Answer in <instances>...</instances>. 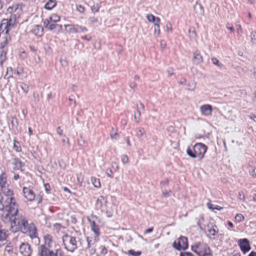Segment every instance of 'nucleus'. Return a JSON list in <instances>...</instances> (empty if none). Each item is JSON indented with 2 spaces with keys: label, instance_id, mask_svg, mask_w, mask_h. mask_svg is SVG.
<instances>
[{
  "label": "nucleus",
  "instance_id": "38",
  "mask_svg": "<svg viewBox=\"0 0 256 256\" xmlns=\"http://www.w3.org/2000/svg\"><path fill=\"white\" fill-rule=\"evenodd\" d=\"M91 10L92 12L94 13L98 12L99 10V6L98 4H94L91 7Z\"/></svg>",
  "mask_w": 256,
  "mask_h": 256
},
{
  "label": "nucleus",
  "instance_id": "2",
  "mask_svg": "<svg viewBox=\"0 0 256 256\" xmlns=\"http://www.w3.org/2000/svg\"><path fill=\"white\" fill-rule=\"evenodd\" d=\"M0 210L2 211V218H7L10 216L14 215L18 212V206L12 196L3 195L0 193Z\"/></svg>",
  "mask_w": 256,
  "mask_h": 256
},
{
  "label": "nucleus",
  "instance_id": "35",
  "mask_svg": "<svg viewBox=\"0 0 256 256\" xmlns=\"http://www.w3.org/2000/svg\"><path fill=\"white\" fill-rule=\"evenodd\" d=\"M121 161L124 164H126L128 162V158L126 155L123 154L121 156Z\"/></svg>",
  "mask_w": 256,
  "mask_h": 256
},
{
  "label": "nucleus",
  "instance_id": "62",
  "mask_svg": "<svg viewBox=\"0 0 256 256\" xmlns=\"http://www.w3.org/2000/svg\"><path fill=\"white\" fill-rule=\"evenodd\" d=\"M82 38L87 40V41H90L91 40V36L89 35H86L84 37H82Z\"/></svg>",
  "mask_w": 256,
  "mask_h": 256
},
{
  "label": "nucleus",
  "instance_id": "47",
  "mask_svg": "<svg viewBox=\"0 0 256 256\" xmlns=\"http://www.w3.org/2000/svg\"><path fill=\"white\" fill-rule=\"evenodd\" d=\"M251 40L253 42L256 43V30L252 34Z\"/></svg>",
  "mask_w": 256,
  "mask_h": 256
},
{
  "label": "nucleus",
  "instance_id": "56",
  "mask_svg": "<svg viewBox=\"0 0 256 256\" xmlns=\"http://www.w3.org/2000/svg\"><path fill=\"white\" fill-rule=\"evenodd\" d=\"M207 206L208 208L210 209H212V210H214V209H216V210H220V208H214L213 206V204H210V203H208L207 204Z\"/></svg>",
  "mask_w": 256,
  "mask_h": 256
},
{
  "label": "nucleus",
  "instance_id": "13",
  "mask_svg": "<svg viewBox=\"0 0 256 256\" xmlns=\"http://www.w3.org/2000/svg\"><path fill=\"white\" fill-rule=\"evenodd\" d=\"M6 174L2 172L0 174V190L4 191L8 185Z\"/></svg>",
  "mask_w": 256,
  "mask_h": 256
},
{
  "label": "nucleus",
  "instance_id": "42",
  "mask_svg": "<svg viewBox=\"0 0 256 256\" xmlns=\"http://www.w3.org/2000/svg\"><path fill=\"white\" fill-rule=\"evenodd\" d=\"M24 72V68L22 67H18L16 68V74L18 76H20Z\"/></svg>",
  "mask_w": 256,
  "mask_h": 256
},
{
  "label": "nucleus",
  "instance_id": "44",
  "mask_svg": "<svg viewBox=\"0 0 256 256\" xmlns=\"http://www.w3.org/2000/svg\"><path fill=\"white\" fill-rule=\"evenodd\" d=\"M110 136L112 140H117L119 137V134L117 132L110 134Z\"/></svg>",
  "mask_w": 256,
  "mask_h": 256
},
{
  "label": "nucleus",
  "instance_id": "1",
  "mask_svg": "<svg viewBox=\"0 0 256 256\" xmlns=\"http://www.w3.org/2000/svg\"><path fill=\"white\" fill-rule=\"evenodd\" d=\"M5 222H10V230L16 232L20 230L22 234H27L32 239L36 238V230L32 223L28 224L26 218L22 215L18 214V212L14 215L2 218Z\"/></svg>",
  "mask_w": 256,
  "mask_h": 256
},
{
  "label": "nucleus",
  "instance_id": "52",
  "mask_svg": "<svg viewBox=\"0 0 256 256\" xmlns=\"http://www.w3.org/2000/svg\"><path fill=\"white\" fill-rule=\"evenodd\" d=\"M170 192H172L170 190V192L164 191L162 192V196L165 198L168 197L170 196Z\"/></svg>",
  "mask_w": 256,
  "mask_h": 256
},
{
  "label": "nucleus",
  "instance_id": "53",
  "mask_svg": "<svg viewBox=\"0 0 256 256\" xmlns=\"http://www.w3.org/2000/svg\"><path fill=\"white\" fill-rule=\"evenodd\" d=\"M78 28L80 30V31L82 32H85L88 31L87 28L85 26H82L78 25Z\"/></svg>",
  "mask_w": 256,
  "mask_h": 256
},
{
  "label": "nucleus",
  "instance_id": "15",
  "mask_svg": "<svg viewBox=\"0 0 256 256\" xmlns=\"http://www.w3.org/2000/svg\"><path fill=\"white\" fill-rule=\"evenodd\" d=\"M12 164L14 165V168L18 170H22V166L24 164L19 159L16 158L12 160Z\"/></svg>",
  "mask_w": 256,
  "mask_h": 256
},
{
  "label": "nucleus",
  "instance_id": "45",
  "mask_svg": "<svg viewBox=\"0 0 256 256\" xmlns=\"http://www.w3.org/2000/svg\"><path fill=\"white\" fill-rule=\"evenodd\" d=\"M106 175L109 178H113V176H112V170H110V169H107L106 170Z\"/></svg>",
  "mask_w": 256,
  "mask_h": 256
},
{
  "label": "nucleus",
  "instance_id": "4",
  "mask_svg": "<svg viewBox=\"0 0 256 256\" xmlns=\"http://www.w3.org/2000/svg\"><path fill=\"white\" fill-rule=\"evenodd\" d=\"M192 250L199 256H210L212 255L209 247L203 242H198L192 246Z\"/></svg>",
  "mask_w": 256,
  "mask_h": 256
},
{
  "label": "nucleus",
  "instance_id": "18",
  "mask_svg": "<svg viewBox=\"0 0 256 256\" xmlns=\"http://www.w3.org/2000/svg\"><path fill=\"white\" fill-rule=\"evenodd\" d=\"M78 24H65L64 27L69 28L68 32L70 33H78Z\"/></svg>",
  "mask_w": 256,
  "mask_h": 256
},
{
  "label": "nucleus",
  "instance_id": "12",
  "mask_svg": "<svg viewBox=\"0 0 256 256\" xmlns=\"http://www.w3.org/2000/svg\"><path fill=\"white\" fill-rule=\"evenodd\" d=\"M238 244L244 254L246 253L250 249L249 241H238Z\"/></svg>",
  "mask_w": 256,
  "mask_h": 256
},
{
  "label": "nucleus",
  "instance_id": "9",
  "mask_svg": "<svg viewBox=\"0 0 256 256\" xmlns=\"http://www.w3.org/2000/svg\"><path fill=\"white\" fill-rule=\"evenodd\" d=\"M200 110L202 115L208 116L212 115V108L210 104H205L200 106Z\"/></svg>",
  "mask_w": 256,
  "mask_h": 256
},
{
  "label": "nucleus",
  "instance_id": "21",
  "mask_svg": "<svg viewBox=\"0 0 256 256\" xmlns=\"http://www.w3.org/2000/svg\"><path fill=\"white\" fill-rule=\"evenodd\" d=\"M208 235L214 236L218 232V228L216 226H211L210 227L209 225L208 226Z\"/></svg>",
  "mask_w": 256,
  "mask_h": 256
},
{
  "label": "nucleus",
  "instance_id": "26",
  "mask_svg": "<svg viewBox=\"0 0 256 256\" xmlns=\"http://www.w3.org/2000/svg\"><path fill=\"white\" fill-rule=\"evenodd\" d=\"M137 106V111L136 113L134 114V120L136 123H139L140 121V112L139 110V108L138 106V105L136 106Z\"/></svg>",
  "mask_w": 256,
  "mask_h": 256
},
{
  "label": "nucleus",
  "instance_id": "61",
  "mask_svg": "<svg viewBox=\"0 0 256 256\" xmlns=\"http://www.w3.org/2000/svg\"><path fill=\"white\" fill-rule=\"evenodd\" d=\"M106 216L108 218H110L112 216V212L110 210H106Z\"/></svg>",
  "mask_w": 256,
  "mask_h": 256
},
{
  "label": "nucleus",
  "instance_id": "30",
  "mask_svg": "<svg viewBox=\"0 0 256 256\" xmlns=\"http://www.w3.org/2000/svg\"><path fill=\"white\" fill-rule=\"evenodd\" d=\"M20 87L25 94L28 92L29 86L27 84L22 82L20 85Z\"/></svg>",
  "mask_w": 256,
  "mask_h": 256
},
{
  "label": "nucleus",
  "instance_id": "59",
  "mask_svg": "<svg viewBox=\"0 0 256 256\" xmlns=\"http://www.w3.org/2000/svg\"><path fill=\"white\" fill-rule=\"evenodd\" d=\"M56 133L60 136H62V130L61 129L60 126H58L56 128Z\"/></svg>",
  "mask_w": 256,
  "mask_h": 256
},
{
  "label": "nucleus",
  "instance_id": "27",
  "mask_svg": "<svg viewBox=\"0 0 256 256\" xmlns=\"http://www.w3.org/2000/svg\"><path fill=\"white\" fill-rule=\"evenodd\" d=\"M146 18L148 20L149 22H152L154 23V24H155V23L156 22V20H157V18L158 17H155L153 14H148L146 15Z\"/></svg>",
  "mask_w": 256,
  "mask_h": 256
},
{
  "label": "nucleus",
  "instance_id": "39",
  "mask_svg": "<svg viewBox=\"0 0 256 256\" xmlns=\"http://www.w3.org/2000/svg\"><path fill=\"white\" fill-rule=\"evenodd\" d=\"M54 229L57 232L60 230V228H62V225L60 224L56 223L54 224Z\"/></svg>",
  "mask_w": 256,
  "mask_h": 256
},
{
  "label": "nucleus",
  "instance_id": "32",
  "mask_svg": "<svg viewBox=\"0 0 256 256\" xmlns=\"http://www.w3.org/2000/svg\"><path fill=\"white\" fill-rule=\"evenodd\" d=\"M7 236L6 232L4 230L0 229V240H6Z\"/></svg>",
  "mask_w": 256,
  "mask_h": 256
},
{
  "label": "nucleus",
  "instance_id": "23",
  "mask_svg": "<svg viewBox=\"0 0 256 256\" xmlns=\"http://www.w3.org/2000/svg\"><path fill=\"white\" fill-rule=\"evenodd\" d=\"M160 18L158 17L156 22L155 23L154 26V33L155 34L159 35L160 34Z\"/></svg>",
  "mask_w": 256,
  "mask_h": 256
},
{
  "label": "nucleus",
  "instance_id": "25",
  "mask_svg": "<svg viewBox=\"0 0 256 256\" xmlns=\"http://www.w3.org/2000/svg\"><path fill=\"white\" fill-rule=\"evenodd\" d=\"M91 181L95 188H99L100 187V182L99 179L94 177H92Z\"/></svg>",
  "mask_w": 256,
  "mask_h": 256
},
{
  "label": "nucleus",
  "instance_id": "58",
  "mask_svg": "<svg viewBox=\"0 0 256 256\" xmlns=\"http://www.w3.org/2000/svg\"><path fill=\"white\" fill-rule=\"evenodd\" d=\"M63 143H66L68 146H70V142L68 138L64 136V138L62 140Z\"/></svg>",
  "mask_w": 256,
  "mask_h": 256
},
{
  "label": "nucleus",
  "instance_id": "19",
  "mask_svg": "<svg viewBox=\"0 0 256 256\" xmlns=\"http://www.w3.org/2000/svg\"><path fill=\"white\" fill-rule=\"evenodd\" d=\"M56 4V0H48V2L45 4L44 8L46 10H51Z\"/></svg>",
  "mask_w": 256,
  "mask_h": 256
},
{
  "label": "nucleus",
  "instance_id": "29",
  "mask_svg": "<svg viewBox=\"0 0 256 256\" xmlns=\"http://www.w3.org/2000/svg\"><path fill=\"white\" fill-rule=\"evenodd\" d=\"M128 254L132 256H140L142 252L140 251H135L134 250H130L128 251Z\"/></svg>",
  "mask_w": 256,
  "mask_h": 256
},
{
  "label": "nucleus",
  "instance_id": "48",
  "mask_svg": "<svg viewBox=\"0 0 256 256\" xmlns=\"http://www.w3.org/2000/svg\"><path fill=\"white\" fill-rule=\"evenodd\" d=\"M11 124H12V127H14V126L16 127L17 124H18V122H17L16 118H12V120L11 122Z\"/></svg>",
  "mask_w": 256,
  "mask_h": 256
},
{
  "label": "nucleus",
  "instance_id": "37",
  "mask_svg": "<svg viewBox=\"0 0 256 256\" xmlns=\"http://www.w3.org/2000/svg\"><path fill=\"white\" fill-rule=\"evenodd\" d=\"M166 31L168 32H172V24H170V22H166Z\"/></svg>",
  "mask_w": 256,
  "mask_h": 256
},
{
  "label": "nucleus",
  "instance_id": "17",
  "mask_svg": "<svg viewBox=\"0 0 256 256\" xmlns=\"http://www.w3.org/2000/svg\"><path fill=\"white\" fill-rule=\"evenodd\" d=\"M88 220L90 227L91 230H92V232L94 233V234L98 236L99 234V229L98 226H96L95 222L94 221H92L89 218H88Z\"/></svg>",
  "mask_w": 256,
  "mask_h": 256
},
{
  "label": "nucleus",
  "instance_id": "14",
  "mask_svg": "<svg viewBox=\"0 0 256 256\" xmlns=\"http://www.w3.org/2000/svg\"><path fill=\"white\" fill-rule=\"evenodd\" d=\"M43 28L40 25H35L32 30V32L37 36H40L42 34Z\"/></svg>",
  "mask_w": 256,
  "mask_h": 256
},
{
  "label": "nucleus",
  "instance_id": "34",
  "mask_svg": "<svg viewBox=\"0 0 256 256\" xmlns=\"http://www.w3.org/2000/svg\"><path fill=\"white\" fill-rule=\"evenodd\" d=\"M244 216L241 214H238L235 216V220L237 222H240L244 220Z\"/></svg>",
  "mask_w": 256,
  "mask_h": 256
},
{
  "label": "nucleus",
  "instance_id": "3",
  "mask_svg": "<svg viewBox=\"0 0 256 256\" xmlns=\"http://www.w3.org/2000/svg\"><path fill=\"white\" fill-rule=\"evenodd\" d=\"M207 148L206 146L204 144L196 143L192 149L188 148L186 152L190 158H195L198 156L200 160H202L204 158Z\"/></svg>",
  "mask_w": 256,
  "mask_h": 256
},
{
  "label": "nucleus",
  "instance_id": "5",
  "mask_svg": "<svg viewBox=\"0 0 256 256\" xmlns=\"http://www.w3.org/2000/svg\"><path fill=\"white\" fill-rule=\"evenodd\" d=\"M58 250L54 252L48 248L45 242L44 244H41L38 248V256H57Z\"/></svg>",
  "mask_w": 256,
  "mask_h": 256
},
{
  "label": "nucleus",
  "instance_id": "36",
  "mask_svg": "<svg viewBox=\"0 0 256 256\" xmlns=\"http://www.w3.org/2000/svg\"><path fill=\"white\" fill-rule=\"evenodd\" d=\"M8 44V40L6 36L4 38V40L0 44V48L2 49Z\"/></svg>",
  "mask_w": 256,
  "mask_h": 256
},
{
  "label": "nucleus",
  "instance_id": "54",
  "mask_svg": "<svg viewBox=\"0 0 256 256\" xmlns=\"http://www.w3.org/2000/svg\"><path fill=\"white\" fill-rule=\"evenodd\" d=\"M244 194L242 192H238V198L242 200H244Z\"/></svg>",
  "mask_w": 256,
  "mask_h": 256
},
{
  "label": "nucleus",
  "instance_id": "49",
  "mask_svg": "<svg viewBox=\"0 0 256 256\" xmlns=\"http://www.w3.org/2000/svg\"><path fill=\"white\" fill-rule=\"evenodd\" d=\"M71 223L73 224H76L77 222V220L75 217V216H72L70 217V219L69 220Z\"/></svg>",
  "mask_w": 256,
  "mask_h": 256
},
{
  "label": "nucleus",
  "instance_id": "10",
  "mask_svg": "<svg viewBox=\"0 0 256 256\" xmlns=\"http://www.w3.org/2000/svg\"><path fill=\"white\" fill-rule=\"evenodd\" d=\"M172 246L177 250H184L188 247V241H174Z\"/></svg>",
  "mask_w": 256,
  "mask_h": 256
},
{
  "label": "nucleus",
  "instance_id": "16",
  "mask_svg": "<svg viewBox=\"0 0 256 256\" xmlns=\"http://www.w3.org/2000/svg\"><path fill=\"white\" fill-rule=\"evenodd\" d=\"M16 19L15 18L12 20V16L10 17L9 20L7 22L5 28L6 32L8 33L9 30L14 28L16 25Z\"/></svg>",
  "mask_w": 256,
  "mask_h": 256
},
{
  "label": "nucleus",
  "instance_id": "40",
  "mask_svg": "<svg viewBox=\"0 0 256 256\" xmlns=\"http://www.w3.org/2000/svg\"><path fill=\"white\" fill-rule=\"evenodd\" d=\"M76 10L81 14H83L84 12V8L80 4L76 6Z\"/></svg>",
  "mask_w": 256,
  "mask_h": 256
},
{
  "label": "nucleus",
  "instance_id": "63",
  "mask_svg": "<svg viewBox=\"0 0 256 256\" xmlns=\"http://www.w3.org/2000/svg\"><path fill=\"white\" fill-rule=\"evenodd\" d=\"M250 174L252 176H256V168L250 172Z\"/></svg>",
  "mask_w": 256,
  "mask_h": 256
},
{
  "label": "nucleus",
  "instance_id": "41",
  "mask_svg": "<svg viewBox=\"0 0 256 256\" xmlns=\"http://www.w3.org/2000/svg\"><path fill=\"white\" fill-rule=\"evenodd\" d=\"M99 248L100 250V253L101 254L104 255L107 253V250L104 246H100Z\"/></svg>",
  "mask_w": 256,
  "mask_h": 256
},
{
  "label": "nucleus",
  "instance_id": "57",
  "mask_svg": "<svg viewBox=\"0 0 256 256\" xmlns=\"http://www.w3.org/2000/svg\"><path fill=\"white\" fill-rule=\"evenodd\" d=\"M180 256H193L190 252H180Z\"/></svg>",
  "mask_w": 256,
  "mask_h": 256
},
{
  "label": "nucleus",
  "instance_id": "24",
  "mask_svg": "<svg viewBox=\"0 0 256 256\" xmlns=\"http://www.w3.org/2000/svg\"><path fill=\"white\" fill-rule=\"evenodd\" d=\"M48 19H49L50 22L56 23L60 20V17L56 14H52Z\"/></svg>",
  "mask_w": 256,
  "mask_h": 256
},
{
  "label": "nucleus",
  "instance_id": "46",
  "mask_svg": "<svg viewBox=\"0 0 256 256\" xmlns=\"http://www.w3.org/2000/svg\"><path fill=\"white\" fill-rule=\"evenodd\" d=\"M8 70H10V72H12V68L11 67H10V68H8L6 74V75L4 76V78L9 79L10 78L12 77V74H10L6 78V76L8 75Z\"/></svg>",
  "mask_w": 256,
  "mask_h": 256
},
{
  "label": "nucleus",
  "instance_id": "55",
  "mask_svg": "<svg viewBox=\"0 0 256 256\" xmlns=\"http://www.w3.org/2000/svg\"><path fill=\"white\" fill-rule=\"evenodd\" d=\"M173 68H168L167 70V72L169 76H172L173 74Z\"/></svg>",
  "mask_w": 256,
  "mask_h": 256
},
{
  "label": "nucleus",
  "instance_id": "31",
  "mask_svg": "<svg viewBox=\"0 0 256 256\" xmlns=\"http://www.w3.org/2000/svg\"><path fill=\"white\" fill-rule=\"evenodd\" d=\"M212 62V64L218 67L221 68L223 65L222 63L220 62V61L216 58H211Z\"/></svg>",
  "mask_w": 256,
  "mask_h": 256
},
{
  "label": "nucleus",
  "instance_id": "8",
  "mask_svg": "<svg viewBox=\"0 0 256 256\" xmlns=\"http://www.w3.org/2000/svg\"><path fill=\"white\" fill-rule=\"evenodd\" d=\"M24 196L29 201H32L34 200L36 195L32 189L30 188L24 187L22 189Z\"/></svg>",
  "mask_w": 256,
  "mask_h": 256
},
{
  "label": "nucleus",
  "instance_id": "22",
  "mask_svg": "<svg viewBox=\"0 0 256 256\" xmlns=\"http://www.w3.org/2000/svg\"><path fill=\"white\" fill-rule=\"evenodd\" d=\"M194 59L196 60L198 64H200L202 62V57L200 52L196 51L194 54Z\"/></svg>",
  "mask_w": 256,
  "mask_h": 256
},
{
  "label": "nucleus",
  "instance_id": "28",
  "mask_svg": "<svg viewBox=\"0 0 256 256\" xmlns=\"http://www.w3.org/2000/svg\"><path fill=\"white\" fill-rule=\"evenodd\" d=\"M14 148L17 152H20L22 150V148L20 142L16 141V140H14Z\"/></svg>",
  "mask_w": 256,
  "mask_h": 256
},
{
  "label": "nucleus",
  "instance_id": "50",
  "mask_svg": "<svg viewBox=\"0 0 256 256\" xmlns=\"http://www.w3.org/2000/svg\"><path fill=\"white\" fill-rule=\"evenodd\" d=\"M196 8H200V14H202L203 12L202 7L200 4H198L197 3L196 4L194 8V9Z\"/></svg>",
  "mask_w": 256,
  "mask_h": 256
},
{
  "label": "nucleus",
  "instance_id": "33",
  "mask_svg": "<svg viewBox=\"0 0 256 256\" xmlns=\"http://www.w3.org/2000/svg\"><path fill=\"white\" fill-rule=\"evenodd\" d=\"M136 134L138 137L142 136L145 133V131L144 128H139L136 130Z\"/></svg>",
  "mask_w": 256,
  "mask_h": 256
},
{
  "label": "nucleus",
  "instance_id": "11",
  "mask_svg": "<svg viewBox=\"0 0 256 256\" xmlns=\"http://www.w3.org/2000/svg\"><path fill=\"white\" fill-rule=\"evenodd\" d=\"M107 202L106 199L102 196H100L96 201V207L101 210H104Z\"/></svg>",
  "mask_w": 256,
  "mask_h": 256
},
{
  "label": "nucleus",
  "instance_id": "64",
  "mask_svg": "<svg viewBox=\"0 0 256 256\" xmlns=\"http://www.w3.org/2000/svg\"><path fill=\"white\" fill-rule=\"evenodd\" d=\"M136 86V84L134 82H132L130 84V87L131 88H134Z\"/></svg>",
  "mask_w": 256,
  "mask_h": 256
},
{
  "label": "nucleus",
  "instance_id": "43",
  "mask_svg": "<svg viewBox=\"0 0 256 256\" xmlns=\"http://www.w3.org/2000/svg\"><path fill=\"white\" fill-rule=\"evenodd\" d=\"M33 98L35 102H39V96L38 93L34 92Z\"/></svg>",
  "mask_w": 256,
  "mask_h": 256
},
{
  "label": "nucleus",
  "instance_id": "6",
  "mask_svg": "<svg viewBox=\"0 0 256 256\" xmlns=\"http://www.w3.org/2000/svg\"><path fill=\"white\" fill-rule=\"evenodd\" d=\"M44 26L56 34L62 32V26L61 24H56L50 22L49 19H46L44 22Z\"/></svg>",
  "mask_w": 256,
  "mask_h": 256
},
{
  "label": "nucleus",
  "instance_id": "20",
  "mask_svg": "<svg viewBox=\"0 0 256 256\" xmlns=\"http://www.w3.org/2000/svg\"><path fill=\"white\" fill-rule=\"evenodd\" d=\"M68 242L66 248L70 252H73L76 248V241H66Z\"/></svg>",
  "mask_w": 256,
  "mask_h": 256
},
{
  "label": "nucleus",
  "instance_id": "7",
  "mask_svg": "<svg viewBox=\"0 0 256 256\" xmlns=\"http://www.w3.org/2000/svg\"><path fill=\"white\" fill-rule=\"evenodd\" d=\"M20 252L23 256H30L32 252L30 246L28 243H22L20 246Z\"/></svg>",
  "mask_w": 256,
  "mask_h": 256
},
{
  "label": "nucleus",
  "instance_id": "60",
  "mask_svg": "<svg viewBox=\"0 0 256 256\" xmlns=\"http://www.w3.org/2000/svg\"><path fill=\"white\" fill-rule=\"evenodd\" d=\"M68 100H69L70 104V105H72V104H74V106H75V104H76V101L72 99V96L69 98Z\"/></svg>",
  "mask_w": 256,
  "mask_h": 256
},
{
  "label": "nucleus",
  "instance_id": "51",
  "mask_svg": "<svg viewBox=\"0 0 256 256\" xmlns=\"http://www.w3.org/2000/svg\"><path fill=\"white\" fill-rule=\"evenodd\" d=\"M12 246L10 245L6 246V247L5 248V250L8 252H12Z\"/></svg>",
  "mask_w": 256,
  "mask_h": 256
}]
</instances>
